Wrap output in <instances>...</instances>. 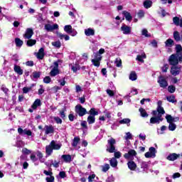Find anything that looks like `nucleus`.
Here are the masks:
<instances>
[{
	"label": "nucleus",
	"instance_id": "obj_15",
	"mask_svg": "<svg viewBox=\"0 0 182 182\" xmlns=\"http://www.w3.org/2000/svg\"><path fill=\"white\" fill-rule=\"evenodd\" d=\"M176 50L178 56H179V62H182V47L180 45H176Z\"/></svg>",
	"mask_w": 182,
	"mask_h": 182
},
{
	"label": "nucleus",
	"instance_id": "obj_7",
	"mask_svg": "<svg viewBox=\"0 0 182 182\" xmlns=\"http://www.w3.org/2000/svg\"><path fill=\"white\" fill-rule=\"evenodd\" d=\"M136 156H137V152L134 149H130L128 153L124 154V157L127 160H134Z\"/></svg>",
	"mask_w": 182,
	"mask_h": 182
},
{
	"label": "nucleus",
	"instance_id": "obj_12",
	"mask_svg": "<svg viewBox=\"0 0 182 182\" xmlns=\"http://www.w3.org/2000/svg\"><path fill=\"white\" fill-rule=\"evenodd\" d=\"M165 119H166L167 123H175L176 122H178L180 120V118L178 117H173L170 114H166L165 117Z\"/></svg>",
	"mask_w": 182,
	"mask_h": 182
},
{
	"label": "nucleus",
	"instance_id": "obj_22",
	"mask_svg": "<svg viewBox=\"0 0 182 182\" xmlns=\"http://www.w3.org/2000/svg\"><path fill=\"white\" fill-rule=\"evenodd\" d=\"M14 70L17 75H19L20 76L23 75V70L21 68V66L18 65H14Z\"/></svg>",
	"mask_w": 182,
	"mask_h": 182
},
{
	"label": "nucleus",
	"instance_id": "obj_35",
	"mask_svg": "<svg viewBox=\"0 0 182 182\" xmlns=\"http://www.w3.org/2000/svg\"><path fill=\"white\" fill-rule=\"evenodd\" d=\"M87 120L89 124H93L96 122V118L95 116L89 115Z\"/></svg>",
	"mask_w": 182,
	"mask_h": 182
},
{
	"label": "nucleus",
	"instance_id": "obj_40",
	"mask_svg": "<svg viewBox=\"0 0 182 182\" xmlns=\"http://www.w3.org/2000/svg\"><path fill=\"white\" fill-rule=\"evenodd\" d=\"M168 129V130H170V132H174V130H176V129H177V125H176V124H174V122H172V123L169 124Z\"/></svg>",
	"mask_w": 182,
	"mask_h": 182
},
{
	"label": "nucleus",
	"instance_id": "obj_49",
	"mask_svg": "<svg viewBox=\"0 0 182 182\" xmlns=\"http://www.w3.org/2000/svg\"><path fill=\"white\" fill-rule=\"evenodd\" d=\"M141 35L143 36H145V38H150V34H149V31H147V30L146 28H144L142 31H141Z\"/></svg>",
	"mask_w": 182,
	"mask_h": 182
},
{
	"label": "nucleus",
	"instance_id": "obj_19",
	"mask_svg": "<svg viewBox=\"0 0 182 182\" xmlns=\"http://www.w3.org/2000/svg\"><path fill=\"white\" fill-rule=\"evenodd\" d=\"M171 73L173 76H177V75H180V68L177 66H173L171 68Z\"/></svg>",
	"mask_w": 182,
	"mask_h": 182
},
{
	"label": "nucleus",
	"instance_id": "obj_2",
	"mask_svg": "<svg viewBox=\"0 0 182 182\" xmlns=\"http://www.w3.org/2000/svg\"><path fill=\"white\" fill-rule=\"evenodd\" d=\"M62 63V60H58L53 63V65L50 66L51 71L50 72V76L55 77L59 75V64Z\"/></svg>",
	"mask_w": 182,
	"mask_h": 182
},
{
	"label": "nucleus",
	"instance_id": "obj_53",
	"mask_svg": "<svg viewBox=\"0 0 182 182\" xmlns=\"http://www.w3.org/2000/svg\"><path fill=\"white\" fill-rule=\"evenodd\" d=\"M50 166H53V167H55V168H58V167H59V162L58 161H54L53 162V160H51L50 161Z\"/></svg>",
	"mask_w": 182,
	"mask_h": 182
},
{
	"label": "nucleus",
	"instance_id": "obj_23",
	"mask_svg": "<svg viewBox=\"0 0 182 182\" xmlns=\"http://www.w3.org/2000/svg\"><path fill=\"white\" fill-rule=\"evenodd\" d=\"M56 35L58 38L62 39H65V41H69L70 39V37L66 34H63L62 33H59V31H56Z\"/></svg>",
	"mask_w": 182,
	"mask_h": 182
},
{
	"label": "nucleus",
	"instance_id": "obj_14",
	"mask_svg": "<svg viewBox=\"0 0 182 182\" xmlns=\"http://www.w3.org/2000/svg\"><path fill=\"white\" fill-rule=\"evenodd\" d=\"M161 104H162L161 101L158 102L157 110L153 111V114L157 115V113H162V114L166 113V112L164 111V108L161 107Z\"/></svg>",
	"mask_w": 182,
	"mask_h": 182
},
{
	"label": "nucleus",
	"instance_id": "obj_18",
	"mask_svg": "<svg viewBox=\"0 0 182 182\" xmlns=\"http://www.w3.org/2000/svg\"><path fill=\"white\" fill-rule=\"evenodd\" d=\"M37 59L42 60L45 58V49L41 48L39 49L38 52L36 54Z\"/></svg>",
	"mask_w": 182,
	"mask_h": 182
},
{
	"label": "nucleus",
	"instance_id": "obj_33",
	"mask_svg": "<svg viewBox=\"0 0 182 182\" xmlns=\"http://www.w3.org/2000/svg\"><path fill=\"white\" fill-rule=\"evenodd\" d=\"M36 156L38 158L41 163H45V159H43V154L41 151L36 152Z\"/></svg>",
	"mask_w": 182,
	"mask_h": 182
},
{
	"label": "nucleus",
	"instance_id": "obj_16",
	"mask_svg": "<svg viewBox=\"0 0 182 182\" xmlns=\"http://www.w3.org/2000/svg\"><path fill=\"white\" fill-rule=\"evenodd\" d=\"M45 132L46 134H52L55 132V128L52 125H46Z\"/></svg>",
	"mask_w": 182,
	"mask_h": 182
},
{
	"label": "nucleus",
	"instance_id": "obj_31",
	"mask_svg": "<svg viewBox=\"0 0 182 182\" xmlns=\"http://www.w3.org/2000/svg\"><path fill=\"white\" fill-rule=\"evenodd\" d=\"M173 38L176 42H180V41H182V36H180V33H178V31H175L173 33Z\"/></svg>",
	"mask_w": 182,
	"mask_h": 182
},
{
	"label": "nucleus",
	"instance_id": "obj_41",
	"mask_svg": "<svg viewBox=\"0 0 182 182\" xmlns=\"http://www.w3.org/2000/svg\"><path fill=\"white\" fill-rule=\"evenodd\" d=\"M110 166H112V167H117V159H116V158H112L110 161Z\"/></svg>",
	"mask_w": 182,
	"mask_h": 182
},
{
	"label": "nucleus",
	"instance_id": "obj_25",
	"mask_svg": "<svg viewBox=\"0 0 182 182\" xmlns=\"http://www.w3.org/2000/svg\"><path fill=\"white\" fill-rule=\"evenodd\" d=\"M85 35H86V36H94L95 35V30L93 28H86L85 30Z\"/></svg>",
	"mask_w": 182,
	"mask_h": 182
},
{
	"label": "nucleus",
	"instance_id": "obj_61",
	"mask_svg": "<svg viewBox=\"0 0 182 182\" xmlns=\"http://www.w3.org/2000/svg\"><path fill=\"white\" fill-rule=\"evenodd\" d=\"M162 72L166 73L167 70H168V64H164V66L161 68Z\"/></svg>",
	"mask_w": 182,
	"mask_h": 182
},
{
	"label": "nucleus",
	"instance_id": "obj_36",
	"mask_svg": "<svg viewBox=\"0 0 182 182\" xmlns=\"http://www.w3.org/2000/svg\"><path fill=\"white\" fill-rule=\"evenodd\" d=\"M123 15L125 16V18L127 21H132V19H133V17H132V15H130V13L124 11H123Z\"/></svg>",
	"mask_w": 182,
	"mask_h": 182
},
{
	"label": "nucleus",
	"instance_id": "obj_44",
	"mask_svg": "<svg viewBox=\"0 0 182 182\" xmlns=\"http://www.w3.org/2000/svg\"><path fill=\"white\" fill-rule=\"evenodd\" d=\"M141 168H143L144 171L149 168V162L142 161L141 163Z\"/></svg>",
	"mask_w": 182,
	"mask_h": 182
},
{
	"label": "nucleus",
	"instance_id": "obj_64",
	"mask_svg": "<svg viewBox=\"0 0 182 182\" xmlns=\"http://www.w3.org/2000/svg\"><path fill=\"white\" fill-rule=\"evenodd\" d=\"M47 182H55V177L54 176H49L46 178Z\"/></svg>",
	"mask_w": 182,
	"mask_h": 182
},
{
	"label": "nucleus",
	"instance_id": "obj_59",
	"mask_svg": "<svg viewBox=\"0 0 182 182\" xmlns=\"http://www.w3.org/2000/svg\"><path fill=\"white\" fill-rule=\"evenodd\" d=\"M53 119L57 123V124H62V119H60L59 117H54Z\"/></svg>",
	"mask_w": 182,
	"mask_h": 182
},
{
	"label": "nucleus",
	"instance_id": "obj_37",
	"mask_svg": "<svg viewBox=\"0 0 182 182\" xmlns=\"http://www.w3.org/2000/svg\"><path fill=\"white\" fill-rule=\"evenodd\" d=\"M139 112L141 114V117H148L149 114H147V112H146V109L143 108H139Z\"/></svg>",
	"mask_w": 182,
	"mask_h": 182
},
{
	"label": "nucleus",
	"instance_id": "obj_26",
	"mask_svg": "<svg viewBox=\"0 0 182 182\" xmlns=\"http://www.w3.org/2000/svg\"><path fill=\"white\" fill-rule=\"evenodd\" d=\"M127 166H128L129 170H132V171H134V170H136V168L137 167V165L133 161H129L127 163Z\"/></svg>",
	"mask_w": 182,
	"mask_h": 182
},
{
	"label": "nucleus",
	"instance_id": "obj_39",
	"mask_svg": "<svg viewBox=\"0 0 182 182\" xmlns=\"http://www.w3.org/2000/svg\"><path fill=\"white\" fill-rule=\"evenodd\" d=\"M143 59H146L145 53H143L141 55H137V57H136V60H138L139 62H141V63H143L144 62V60Z\"/></svg>",
	"mask_w": 182,
	"mask_h": 182
},
{
	"label": "nucleus",
	"instance_id": "obj_42",
	"mask_svg": "<svg viewBox=\"0 0 182 182\" xmlns=\"http://www.w3.org/2000/svg\"><path fill=\"white\" fill-rule=\"evenodd\" d=\"M130 119L125 118L124 119H122L119 121L120 124H128V126L130 124Z\"/></svg>",
	"mask_w": 182,
	"mask_h": 182
},
{
	"label": "nucleus",
	"instance_id": "obj_38",
	"mask_svg": "<svg viewBox=\"0 0 182 182\" xmlns=\"http://www.w3.org/2000/svg\"><path fill=\"white\" fill-rule=\"evenodd\" d=\"M166 100L171 103H176V102H177V100L176 99V97H174V95L166 97Z\"/></svg>",
	"mask_w": 182,
	"mask_h": 182
},
{
	"label": "nucleus",
	"instance_id": "obj_21",
	"mask_svg": "<svg viewBox=\"0 0 182 182\" xmlns=\"http://www.w3.org/2000/svg\"><path fill=\"white\" fill-rule=\"evenodd\" d=\"M50 145L51 146V147H53V150H60V148L62 147V144H58V143H56V141H52L50 143Z\"/></svg>",
	"mask_w": 182,
	"mask_h": 182
},
{
	"label": "nucleus",
	"instance_id": "obj_29",
	"mask_svg": "<svg viewBox=\"0 0 182 182\" xmlns=\"http://www.w3.org/2000/svg\"><path fill=\"white\" fill-rule=\"evenodd\" d=\"M152 6H153V1L150 0H146L144 1V7L146 9H149V8H151Z\"/></svg>",
	"mask_w": 182,
	"mask_h": 182
},
{
	"label": "nucleus",
	"instance_id": "obj_60",
	"mask_svg": "<svg viewBox=\"0 0 182 182\" xmlns=\"http://www.w3.org/2000/svg\"><path fill=\"white\" fill-rule=\"evenodd\" d=\"M71 69H72V70H73L74 73L77 72V70H79V65L75 64V65H73V66L71 67Z\"/></svg>",
	"mask_w": 182,
	"mask_h": 182
},
{
	"label": "nucleus",
	"instance_id": "obj_1",
	"mask_svg": "<svg viewBox=\"0 0 182 182\" xmlns=\"http://www.w3.org/2000/svg\"><path fill=\"white\" fill-rule=\"evenodd\" d=\"M98 53H95L94 58L91 60L92 65L96 68H99V66H100V62L102 61V55H103V53H105V48L100 49Z\"/></svg>",
	"mask_w": 182,
	"mask_h": 182
},
{
	"label": "nucleus",
	"instance_id": "obj_58",
	"mask_svg": "<svg viewBox=\"0 0 182 182\" xmlns=\"http://www.w3.org/2000/svg\"><path fill=\"white\" fill-rule=\"evenodd\" d=\"M133 136L132 135V133L127 132L126 136H124L125 140H132Z\"/></svg>",
	"mask_w": 182,
	"mask_h": 182
},
{
	"label": "nucleus",
	"instance_id": "obj_3",
	"mask_svg": "<svg viewBox=\"0 0 182 182\" xmlns=\"http://www.w3.org/2000/svg\"><path fill=\"white\" fill-rule=\"evenodd\" d=\"M163 114L162 112H157V114H154V117L150 119V123L151 124H160V122H163Z\"/></svg>",
	"mask_w": 182,
	"mask_h": 182
},
{
	"label": "nucleus",
	"instance_id": "obj_51",
	"mask_svg": "<svg viewBox=\"0 0 182 182\" xmlns=\"http://www.w3.org/2000/svg\"><path fill=\"white\" fill-rule=\"evenodd\" d=\"M51 44L53 45V46H54L55 48H57L58 49H59V48H60L61 46L60 41H54V42H52Z\"/></svg>",
	"mask_w": 182,
	"mask_h": 182
},
{
	"label": "nucleus",
	"instance_id": "obj_5",
	"mask_svg": "<svg viewBox=\"0 0 182 182\" xmlns=\"http://www.w3.org/2000/svg\"><path fill=\"white\" fill-rule=\"evenodd\" d=\"M178 60H180V55H177V54H173L168 58L169 64L172 66H176V65H178Z\"/></svg>",
	"mask_w": 182,
	"mask_h": 182
},
{
	"label": "nucleus",
	"instance_id": "obj_30",
	"mask_svg": "<svg viewBox=\"0 0 182 182\" xmlns=\"http://www.w3.org/2000/svg\"><path fill=\"white\" fill-rule=\"evenodd\" d=\"M166 130H167V127L166 125H163L161 128H157V133L158 134H164Z\"/></svg>",
	"mask_w": 182,
	"mask_h": 182
},
{
	"label": "nucleus",
	"instance_id": "obj_52",
	"mask_svg": "<svg viewBox=\"0 0 182 182\" xmlns=\"http://www.w3.org/2000/svg\"><path fill=\"white\" fill-rule=\"evenodd\" d=\"M89 114H90V116H97V114H99V112H97V111L95 110V108H92Z\"/></svg>",
	"mask_w": 182,
	"mask_h": 182
},
{
	"label": "nucleus",
	"instance_id": "obj_9",
	"mask_svg": "<svg viewBox=\"0 0 182 182\" xmlns=\"http://www.w3.org/2000/svg\"><path fill=\"white\" fill-rule=\"evenodd\" d=\"M158 83L159 84L160 87L166 88L167 86H168L167 79L163 75L159 77Z\"/></svg>",
	"mask_w": 182,
	"mask_h": 182
},
{
	"label": "nucleus",
	"instance_id": "obj_17",
	"mask_svg": "<svg viewBox=\"0 0 182 182\" xmlns=\"http://www.w3.org/2000/svg\"><path fill=\"white\" fill-rule=\"evenodd\" d=\"M180 157V154H177L176 153H173L169 154L166 159L167 160H169V161H174V160H177Z\"/></svg>",
	"mask_w": 182,
	"mask_h": 182
},
{
	"label": "nucleus",
	"instance_id": "obj_57",
	"mask_svg": "<svg viewBox=\"0 0 182 182\" xmlns=\"http://www.w3.org/2000/svg\"><path fill=\"white\" fill-rule=\"evenodd\" d=\"M173 23H175V25H176V26H178V25H180V18L178 17H174L173 18Z\"/></svg>",
	"mask_w": 182,
	"mask_h": 182
},
{
	"label": "nucleus",
	"instance_id": "obj_43",
	"mask_svg": "<svg viewBox=\"0 0 182 182\" xmlns=\"http://www.w3.org/2000/svg\"><path fill=\"white\" fill-rule=\"evenodd\" d=\"M129 80L132 81L137 80V75L136 74V73L132 72L130 73Z\"/></svg>",
	"mask_w": 182,
	"mask_h": 182
},
{
	"label": "nucleus",
	"instance_id": "obj_10",
	"mask_svg": "<svg viewBox=\"0 0 182 182\" xmlns=\"http://www.w3.org/2000/svg\"><path fill=\"white\" fill-rule=\"evenodd\" d=\"M44 29L47 31V32H53V31L59 29V25H58L57 23L53 25L48 23L44 26Z\"/></svg>",
	"mask_w": 182,
	"mask_h": 182
},
{
	"label": "nucleus",
	"instance_id": "obj_47",
	"mask_svg": "<svg viewBox=\"0 0 182 182\" xmlns=\"http://www.w3.org/2000/svg\"><path fill=\"white\" fill-rule=\"evenodd\" d=\"M26 44L28 46H33V45H36V40L30 38L28 41H27Z\"/></svg>",
	"mask_w": 182,
	"mask_h": 182
},
{
	"label": "nucleus",
	"instance_id": "obj_46",
	"mask_svg": "<svg viewBox=\"0 0 182 182\" xmlns=\"http://www.w3.org/2000/svg\"><path fill=\"white\" fill-rule=\"evenodd\" d=\"M15 43H16V46L18 48H21V46H22V45H23V41L20 40L18 38L15 39Z\"/></svg>",
	"mask_w": 182,
	"mask_h": 182
},
{
	"label": "nucleus",
	"instance_id": "obj_24",
	"mask_svg": "<svg viewBox=\"0 0 182 182\" xmlns=\"http://www.w3.org/2000/svg\"><path fill=\"white\" fill-rule=\"evenodd\" d=\"M61 159H63L65 163H70V161H72V156L69 154H64L61 156Z\"/></svg>",
	"mask_w": 182,
	"mask_h": 182
},
{
	"label": "nucleus",
	"instance_id": "obj_54",
	"mask_svg": "<svg viewBox=\"0 0 182 182\" xmlns=\"http://www.w3.org/2000/svg\"><path fill=\"white\" fill-rule=\"evenodd\" d=\"M30 159L33 163H36V161H38V158L36 157V155L35 154H31L30 156Z\"/></svg>",
	"mask_w": 182,
	"mask_h": 182
},
{
	"label": "nucleus",
	"instance_id": "obj_8",
	"mask_svg": "<svg viewBox=\"0 0 182 182\" xmlns=\"http://www.w3.org/2000/svg\"><path fill=\"white\" fill-rule=\"evenodd\" d=\"M75 112L77 113L78 116L80 117L85 116V114H87V111L80 105L75 107Z\"/></svg>",
	"mask_w": 182,
	"mask_h": 182
},
{
	"label": "nucleus",
	"instance_id": "obj_6",
	"mask_svg": "<svg viewBox=\"0 0 182 182\" xmlns=\"http://www.w3.org/2000/svg\"><path fill=\"white\" fill-rule=\"evenodd\" d=\"M156 153H157V150L156 148L151 146L149 148V151L145 153L146 159H154L156 157Z\"/></svg>",
	"mask_w": 182,
	"mask_h": 182
},
{
	"label": "nucleus",
	"instance_id": "obj_63",
	"mask_svg": "<svg viewBox=\"0 0 182 182\" xmlns=\"http://www.w3.org/2000/svg\"><path fill=\"white\" fill-rule=\"evenodd\" d=\"M31 150H29V149H28L26 148H23L22 149V154H31Z\"/></svg>",
	"mask_w": 182,
	"mask_h": 182
},
{
	"label": "nucleus",
	"instance_id": "obj_50",
	"mask_svg": "<svg viewBox=\"0 0 182 182\" xmlns=\"http://www.w3.org/2000/svg\"><path fill=\"white\" fill-rule=\"evenodd\" d=\"M114 64L117 68H120L122 66V59L120 58H118L115 60Z\"/></svg>",
	"mask_w": 182,
	"mask_h": 182
},
{
	"label": "nucleus",
	"instance_id": "obj_28",
	"mask_svg": "<svg viewBox=\"0 0 182 182\" xmlns=\"http://www.w3.org/2000/svg\"><path fill=\"white\" fill-rule=\"evenodd\" d=\"M46 153L47 156H50L53 153V148L50 144L46 146Z\"/></svg>",
	"mask_w": 182,
	"mask_h": 182
},
{
	"label": "nucleus",
	"instance_id": "obj_48",
	"mask_svg": "<svg viewBox=\"0 0 182 182\" xmlns=\"http://www.w3.org/2000/svg\"><path fill=\"white\" fill-rule=\"evenodd\" d=\"M109 168H110V165H109V164H106L102 166V171H103L104 173H106Z\"/></svg>",
	"mask_w": 182,
	"mask_h": 182
},
{
	"label": "nucleus",
	"instance_id": "obj_20",
	"mask_svg": "<svg viewBox=\"0 0 182 182\" xmlns=\"http://www.w3.org/2000/svg\"><path fill=\"white\" fill-rule=\"evenodd\" d=\"M18 132L20 134H26L27 136H32V132L31 130L28 129H23L22 128H18Z\"/></svg>",
	"mask_w": 182,
	"mask_h": 182
},
{
	"label": "nucleus",
	"instance_id": "obj_56",
	"mask_svg": "<svg viewBox=\"0 0 182 182\" xmlns=\"http://www.w3.org/2000/svg\"><path fill=\"white\" fill-rule=\"evenodd\" d=\"M33 79H39L41 77V73L40 72H33L32 75Z\"/></svg>",
	"mask_w": 182,
	"mask_h": 182
},
{
	"label": "nucleus",
	"instance_id": "obj_27",
	"mask_svg": "<svg viewBox=\"0 0 182 182\" xmlns=\"http://www.w3.org/2000/svg\"><path fill=\"white\" fill-rule=\"evenodd\" d=\"M42 103L41 102V100L39 99H36L35 102L33 103L31 107L33 109V110H36L39 106H41Z\"/></svg>",
	"mask_w": 182,
	"mask_h": 182
},
{
	"label": "nucleus",
	"instance_id": "obj_11",
	"mask_svg": "<svg viewBox=\"0 0 182 182\" xmlns=\"http://www.w3.org/2000/svg\"><path fill=\"white\" fill-rule=\"evenodd\" d=\"M121 31L124 35H130V33H132V27L126 24H123L121 26Z\"/></svg>",
	"mask_w": 182,
	"mask_h": 182
},
{
	"label": "nucleus",
	"instance_id": "obj_4",
	"mask_svg": "<svg viewBox=\"0 0 182 182\" xmlns=\"http://www.w3.org/2000/svg\"><path fill=\"white\" fill-rule=\"evenodd\" d=\"M107 143L108 146L107 151H109V153H114V151L116 150V147L114 146V144H116V139L111 138L108 139Z\"/></svg>",
	"mask_w": 182,
	"mask_h": 182
},
{
	"label": "nucleus",
	"instance_id": "obj_45",
	"mask_svg": "<svg viewBox=\"0 0 182 182\" xmlns=\"http://www.w3.org/2000/svg\"><path fill=\"white\" fill-rule=\"evenodd\" d=\"M64 31L66 32V33H72V26L67 25L64 27Z\"/></svg>",
	"mask_w": 182,
	"mask_h": 182
},
{
	"label": "nucleus",
	"instance_id": "obj_32",
	"mask_svg": "<svg viewBox=\"0 0 182 182\" xmlns=\"http://www.w3.org/2000/svg\"><path fill=\"white\" fill-rule=\"evenodd\" d=\"M165 45L167 48H171V46H173L174 45V41H173V39H171V38H168L165 42Z\"/></svg>",
	"mask_w": 182,
	"mask_h": 182
},
{
	"label": "nucleus",
	"instance_id": "obj_62",
	"mask_svg": "<svg viewBox=\"0 0 182 182\" xmlns=\"http://www.w3.org/2000/svg\"><path fill=\"white\" fill-rule=\"evenodd\" d=\"M52 81V79L50 78V77H49V76H46V77H44V79H43V82H44V83H49L50 82H51Z\"/></svg>",
	"mask_w": 182,
	"mask_h": 182
},
{
	"label": "nucleus",
	"instance_id": "obj_13",
	"mask_svg": "<svg viewBox=\"0 0 182 182\" xmlns=\"http://www.w3.org/2000/svg\"><path fill=\"white\" fill-rule=\"evenodd\" d=\"M33 36V30L31 28H28L26 30V33L23 34V38L25 39H31Z\"/></svg>",
	"mask_w": 182,
	"mask_h": 182
},
{
	"label": "nucleus",
	"instance_id": "obj_34",
	"mask_svg": "<svg viewBox=\"0 0 182 182\" xmlns=\"http://www.w3.org/2000/svg\"><path fill=\"white\" fill-rule=\"evenodd\" d=\"M79 141H80V138H79L78 136L74 137L72 144L73 147H77V144H79Z\"/></svg>",
	"mask_w": 182,
	"mask_h": 182
},
{
	"label": "nucleus",
	"instance_id": "obj_55",
	"mask_svg": "<svg viewBox=\"0 0 182 182\" xmlns=\"http://www.w3.org/2000/svg\"><path fill=\"white\" fill-rule=\"evenodd\" d=\"M168 91L169 92V93H174L176 92V87L173 85H169L168 87Z\"/></svg>",
	"mask_w": 182,
	"mask_h": 182
}]
</instances>
